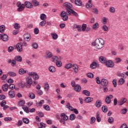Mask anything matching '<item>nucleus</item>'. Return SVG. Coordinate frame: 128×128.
<instances>
[{
	"label": "nucleus",
	"mask_w": 128,
	"mask_h": 128,
	"mask_svg": "<svg viewBox=\"0 0 128 128\" xmlns=\"http://www.w3.org/2000/svg\"><path fill=\"white\" fill-rule=\"evenodd\" d=\"M68 16H71L72 14L74 16H78V14L74 10L70 8V9H68L66 12Z\"/></svg>",
	"instance_id": "4"
},
{
	"label": "nucleus",
	"mask_w": 128,
	"mask_h": 128,
	"mask_svg": "<svg viewBox=\"0 0 128 128\" xmlns=\"http://www.w3.org/2000/svg\"><path fill=\"white\" fill-rule=\"evenodd\" d=\"M99 60L102 64H106L108 60L106 58V57L101 56L99 58Z\"/></svg>",
	"instance_id": "14"
},
{
	"label": "nucleus",
	"mask_w": 128,
	"mask_h": 128,
	"mask_svg": "<svg viewBox=\"0 0 128 128\" xmlns=\"http://www.w3.org/2000/svg\"><path fill=\"white\" fill-rule=\"evenodd\" d=\"M40 18L42 20H46V14H41L40 16Z\"/></svg>",
	"instance_id": "35"
},
{
	"label": "nucleus",
	"mask_w": 128,
	"mask_h": 128,
	"mask_svg": "<svg viewBox=\"0 0 128 128\" xmlns=\"http://www.w3.org/2000/svg\"><path fill=\"white\" fill-rule=\"evenodd\" d=\"M49 71L50 72H56V67L54 66H50L48 68Z\"/></svg>",
	"instance_id": "26"
},
{
	"label": "nucleus",
	"mask_w": 128,
	"mask_h": 128,
	"mask_svg": "<svg viewBox=\"0 0 128 128\" xmlns=\"http://www.w3.org/2000/svg\"><path fill=\"white\" fill-rule=\"evenodd\" d=\"M70 120H76V115L74 114H71L70 116Z\"/></svg>",
	"instance_id": "50"
},
{
	"label": "nucleus",
	"mask_w": 128,
	"mask_h": 128,
	"mask_svg": "<svg viewBox=\"0 0 128 128\" xmlns=\"http://www.w3.org/2000/svg\"><path fill=\"white\" fill-rule=\"evenodd\" d=\"M54 56L49 51L46 52V58H52Z\"/></svg>",
	"instance_id": "22"
},
{
	"label": "nucleus",
	"mask_w": 128,
	"mask_h": 128,
	"mask_svg": "<svg viewBox=\"0 0 128 128\" xmlns=\"http://www.w3.org/2000/svg\"><path fill=\"white\" fill-rule=\"evenodd\" d=\"M88 78H94V74L92 72H89L87 74Z\"/></svg>",
	"instance_id": "59"
},
{
	"label": "nucleus",
	"mask_w": 128,
	"mask_h": 128,
	"mask_svg": "<svg viewBox=\"0 0 128 128\" xmlns=\"http://www.w3.org/2000/svg\"><path fill=\"white\" fill-rule=\"evenodd\" d=\"M52 60L53 62H58V57L56 56H52Z\"/></svg>",
	"instance_id": "57"
},
{
	"label": "nucleus",
	"mask_w": 128,
	"mask_h": 128,
	"mask_svg": "<svg viewBox=\"0 0 128 128\" xmlns=\"http://www.w3.org/2000/svg\"><path fill=\"white\" fill-rule=\"evenodd\" d=\"M74 90L76 92H80V90H82V87L80 86V85L76 84L74 87Z\"/></svg>",
	"instance_id": "21"
},
{
	"label": "nucleus",
	"mask_w": 128,
	"mask_h": 128,
	"mask_svg": "<svg viewBox=\"0 0 128 128\" xmlns=\"http://www.w3.org/2000/svg\"><path fill=\"white\" fill-rule=\"evenodd\" d=\"M66 12H64V11H62L60 14V16H61V18H62L63 16H66Z\"/></svg>",
	"instance_id": "64"
},
{
	"label": "nucleus",
	"mask_w": 128,
	"mask_h": 128,
	"mask_svg": "<svg viewBox=\"0 0 128 128\" xmlns=\"http://www.w3.org/2000/svg\"><path fill=\"white\" fill-rule=\"evenodd\" d=\"M2 38L3 42H8L10 40V37L6 34H2Z\"/></svg>",
	"instance_id": "12"
},
{
	"label": "nucleus",
	"mask_w": 128,
	"mask_h": 128,
	"mask_svg": "<svg viewBox=\"0 0 128 128\" xmlns=\"http://www.w3.org/2000/svg\"><path fill=\"white\" fill-rule=\"evenodd\" d=\"M63 6L65 8H66V10H68L72 8V5L70 3L66 2L63 4Z\"/></svg>",
	"instance_id": "8"
},
{
	"label": "nucleus",
	"mask_w": 128,
	"mask_h": 128,
	"mask_svg": "<svg viewBox=\"0 0 128 128\" xmlns=\"http://www.w3.org/2000/svg\"><path fill=\"white\" fill-rule=\"evenodd\" d=\"M82 92L84 94H85V96H90V92L88 90H83Z\"/></svg>",
	"instance_id": "41"
},
{
	"label": "nucleus",
	"mask_w": 128,
	"mask_h": 128,
	"mask_svg": "<svg viewBox=\"0 0 128 128\" xmlns=\"http://www.w3.org/2000/svg\"><path fill=\"white\" fill-rule=\"evenodd\" d=\"M16 5L18 8L17 9L18 12H22V10H24V4H22V2H17Z\"/></svg>",
	"instance_id": "3"
},
{
	"label": "nucleus",
	"mask_w": 128,
	"mask_h": 128,
	"mask_svg": "<svg viewBox=\"0 0 128 128\" xmlns=\"http://www.w3.org/2000/svg\"><path fill=\"white\" fill-rule=\"evenodd\" d=\"M61 118L63 120H68V116L66 114L64 113H62L60 114Z\"/></svg>",
	"instance_id": "19"
},
{
	"label": "nucleus",
	"mask_w": 128,
	"mask_h": 128,
	"mask_svg": "<svg viewBox=\"0 0 128 128\" xmlns=\"http://www.w3.org/2000/svg\"><path fill=\"white\" fill-rule=\"evenodd\" d=\"M98 22H96L93 26H92V28L93 30H98Z\"/></svg>",
	"instance_id": "40"
},
{
	"label": "nucleus",
	"mask_w": 128,
	"mask_h": 128,
	"mask_svg": "<svg viewBox=\"0 0 128 128\" xmlns=\"http://www.w3.org/2000/svg\"><path fill=\"white\" fill-rule=\"evenodd\" d=\"M102 22L103 24H106V22H108V18L104 17L102 20Z\"/></svg>",
	"instance_id": "53"
},
{
	"label": "nucleus",
	"mask_w": 128,
	"mask_h": 128,
	"mask_svg": "<svg viewBox=\"0 0 128 128\" xmlns=\"http://www.w3.org/2000/svg\"><path fill=\"white\" fill-rule=\"evenodd\" d=\"M8 84H5L2 86V90L4 92H8Z\"/></svg>",
	"instance_id": "30"
},
{
	"label": "nucleus",
	"mask_w": 128,
	"mask_h": 128,
	"mask_svg": "<svg viewBox=\"0 0 128 128\" xmlns=\"http://www.w3.org/2000/svg\"><path fill=\"white\" fill-rule=\"evenodd\" d=\"M81 28L82 32H86V24H83Z\"/></svg>",
	"instance_id": "62"
},
{
	"label": "nucleus",
	"mask_w": 128,
	"mask_h": 128,
	"mask_svg": "<svg viewBox=\"0 0 128 128\" xmlns=\"http://www.w3.org/2000/svg\"><path fill=\"white\" fill-rule=\"evenodd\" d=\"M108 122H109V124H112V122H114V118L110 116L108 118Z\"/></svg>",
	"instance_id": "39"
},
{
	"label": "nucleus",
	"mask_w": 128,
	"mask_h": 128,
	"mask_svg": "<svg viewBox=\"0 0 128 128\" xmlns=\"http://www.w3.org/2000/svg\"><path fill=\"white\" fill-rule=\"evenodd\" d=\"M114 98V96L110 94L109 96H106V98L105 99V102L108 104H110V102H112V98Z\"/></svg>",
	"instance_id": "7"
},
{
	"label": "nucleus",
	"mask_w": 128,
	"mask_h": 128,
	"mask_svg": "<svg viewBox=\"0 0 128 128\" xmlns=\"http://www.w3.org/2000/svg\"><path fill=\"white\" fill-rule=\"evenodd\" d=\"M29 98L32 100H34V98H36V94L32 92H30L29 94Z\"/></svg>",
	"instance_id": "45"
},
{
	"label": "nucleus",
	"mask_w": 128,
	"mask_h": 128,
	"mask_svg": "<svg viewBox=\"0 0 128 128\" xmlns=\"http://www.w3.org/2000/svg\"><path fill=\"white\" fill-rule=\"evenodd\" d=\"M5 122H12V118L11 117H6L4 118Z\"/></svg>",
	"instance_id": "58"
},
{
	"label": "nucleus",
	"mask_w": 128,
	"mask_h": 128,
	"mask_svg": "<svg viewBox=\"0 0 128 128\" xmlns=\"http://www.w3.org/2000/svg\"><path fill=\"white\" fill-rule=\"evenodd\" d=\"M94 100V98L92 97H87L85 99V102H86L87 104H88L90 102H92Z\"/></svg>",
	"instance_id": "25"
},
{
	"label": "nucleus",
	"mask_w": 128,
	"mask_h": 128,
	"mask_svg": "<svg viewBox=\"0 0 128 128\" xmlns=\"http://www.w3.org/2000/svg\"><path fill=\"white\" fill-rule=\"evenodd\" d=\"M4 30H6V26L4 25H2L0 26V32L2 34L4 32Z\"/></svg>",
	"instance_id": "31"
},
{
	"label": "nucleus",
	"mask_w": 128,
	"mask_h": 128,
	"mask_svg": "<svg viewBox=\"0 0 128 128\" xmlns=\"http://www.w3.org/2000/svg\"><path fill=\"white\" fill-rule=\"evenodd\" d=\"M124 82H125L124 79L122 78H120L118 80V86H122V84H124Z\"/></svg>",
	"instance_id": "28"
},
{
	"label": "nucleus",
	"mask_w": 128,
	"mask_h": 128,
	"mask_svg": "<svg viewBox=\"0 0 128 128\" xmlns=\"http://www.w3.org/2000/svg\"><path fill=\"white\" fill-rule=\"evenodd\" d=\"M22 120L23 122H24V124H30V120L28 118H23Z\"/></svg>",
	"instance_id": "51"
},
{
	"label": "nucleus",
	"mask_w": 128,
	"mask_h": 128,
	"mask_svg": "<svg viewBox=\"0 0 128 128\" xmlns=\"http://www.w3.org/2000/svg\"><path fill=\"white\" fill-rule=\"evenodd\" d=\"M72 70L75 74L78 72V64H74L72 65Z\"/></svg>",
	"instance_id": "10"
},
{
	"label": "nucleus",
	"mask_w": 128,
	"mask_h": 128,
	"mask_svg": "<svg viewBox=\"0 0 128 128\" xmlns=\"http://www.w3.org/2000/svg\"><path fill=\"white\" fill-rule=\"evenodd\" d=\"M24 40H30L32 38L30 34L29 33H26L24 34Z\"/></svg>",
	"instance_id": "15"
},
{
	"label": "nucleus",
	"mask_w": 128,
	"mask_h": 128,
	"mask_svg": "<svg viewBox=\"0 0 128 128\" xmlns=\"http://www.w3.org/2000/svg\"><path fill=\"white\" fill-rule=\"evenodd\" d=\"M36 92L38 96H42V94H44V92L42 90H38Z\"/></svg>",
	"instance_id": "63"
},
{
	"label": "nucleus",
	"mask_w": 128,
	"mask_h": 128,
	"mask_svg": "<svg viewBox=\"0 0 128 128\" xmlns=\"http://www.w3.org/2000/svg\"><path fill=\"white\" fill-rule=\"evenodd\" d=\"M92 12L96 14H98V10L96 8H94L92 9Z\"/></svg>",
	"instance_id": "61"
},
{
	"label": "nucleus",
	"mask_w": 128,
	"mask_h": 128,
	"mask_svg": "<svg viewBox=\"0 0 128 128\" xmlns=\"http://www.w3.org/2000/svg\"><path fill=\"white\" fill-rule=\"evenodd\" d=\"M96 118L97 122H100L102 120L100 117V112H96Z\"/></svg>",
	"instance_id": "37"
},
{
	"label": "nucleus",
	"mask_w": 128,
	"mask_h": 128,
	"mask_svg": "<svg viewBox=\"0 0 128 128\" xmlns=\"http://www.w3.org/2000/svg\"><path fill=\"white\" fill-rule=\"evenodd\" d=\"M64 68H66V70H70V68H72V64L70 63L66 64L64 66Z\"/></svg>",
	"instance_id": "29"
},
{
	"label": "nucleus",
	"mask_w": 128,
	"mask_h": 128,
	"mask_svg": "<svg viewBox=\"0 0 128 128\" xmlns=\"http://www.w3.org/2000/svg\"><path fill=\"white\" fill-rule=\"evenodd\" d=\"M24 5L27 8H32L33 7L32 4L30 2L28 1L24 2Z\"/></svg>",
	"instance_id": "13"
},
{
	"label": "nucleus",
	"mask_w": 128,
	"mask_h": 128,
	"mask_svg": "<svg viewBox=\"0 0 128 128\" xmlns=\"http://www.w3.org/2000/svg\"><path fill=\"white\" fill-rule=\"evenodd\" d=\"M19 74H26V70H24V68H20L18 71Z\"/></svg>",
	"instance_id": "32"
},
{
	"label": "nucleus",
	"mask_w": 128,
	"mask_h": 128,
	"mask_svg": "<svg viewBox=\"0 0 128 128\" xmlns=\"http://www.w3.org/2000/svg\"><path fill=\"white\" fill-rule=\"evenodd\" d=\"M32 46L34 50H36L38 48V43L36 42L32 43Z\"/></svg>",
	"instance_id": "44"
},
{
	"label": "nucleus",
	"mask_w": 128,
	"mask_h": 128,
	"mask_svg": "<svg viewBox=\"0 0 128 128\" xmlns=\"http://www.w3.org/2000/svg\"><path fill=\"white\" fill-rule=\"evenodd\" d=\"M74 4L78 6H82V2L80 0H76L74 1Z\"/></svg>",
	"instance_id": "23"
},
{
	"label": "nucleus",
	"mask_w": 128,
	"mask_h": 128,
	"mask_svg": "<svg viewBox=\"0 0 128 128\" xmlns=\"http://www.w3.org/2000/svg\"><path fill=\"white\" fill-rule=\"evenodd\" d=\"M106 66L107 68H112L114 66V62H112V60H108L106 62Z\"/></svg>",
	"instance_id": "6"
},
{
	"label": "nucleus",
	"mask_w": 128,
	"mask_h": 128,
	"mask_svg": "<svg viewBox=\"0 0 128 128\" xmlns=\"http://www.w3.org/2000/svg\"><path fill=\"white\" fill-rule=\"evenodd\" d=\"M86 8L88 10L92 8V0H88V2L86 4Z\"/></svg>",
	"instance_id": "17"
},
{
	"label": "nucleus",
	"mask_w": 128,
	"mask_h": 128,
	"mask_svg": "<svg viewBox=\"0 0 128 128\" xmlns=\"http://www.w3.org/2000/svg\"><path fill=\"white\" fill-rule=\"evenodd\" d=\"M122 62V59L120 58H116L114 59L115 64H120V62Z\"/></svg>",
	"instance_id": "42"
},
{
	"label": "nucleus",
	"mask_w": 128,
	"mask_h": 128,
	"mask_svg": "<svg viewBox=\"0 0 128 128\" xmlns=\"http://www.w3.org/2000/svg\"><path fill=\"white\" fill-rule=\"evenodd\" d=\"M56 66L58 68H62V61H57L56 62Z\"/></svg>",
	"instance_id": "47"
},
{
	"label": "nucleus",
	"mask_w": 128,
	"mask_h": 128,
	"mask_svg": "<svg viewBox=\"0 0 128 128\" xmlns=\"http://www.w3.org/2000/svg\"><path fill=\"white\" fill-rule=\"evenodd\" d=\"M26 84H24V82H21L20 83H19V86H20V88H24V86H26Z\"/></svg>",
	"instance_id": "56"
},
{
	"label": "nucleus",
	"mask_w": 128,
	"mask_h": 128,
	"mask_svg": "<svg viewBox=\"0 0 128 128\" xmlns=\"http://www.w3.org/2000/svg\"><path fill=\"white\" fill-rule=\"evenodd\" d=\"M44 88L45 92H48L50 90V84L48 82L44 83Z\"/></svg>",
	"instance_id": "18"
},
{
	"label": "nucleus",
	"mask_w": 128,
	"mask_h": 128,
	"mask_svg": "<svg viewBox=\"0 0 128 128\" xmlns=\"http://www.w3.org/2000/svg\"><path fill=\"white\" fill-rule=\"evenodd\" d=\"M98 66V63L96 62H93L90 65V68L92 70H94V68H96Z\"/></svg>",
	"instance_id": "16"
},
{
	"label": "nucleus",
	"mask_w": 128,
	"mask_h": 128,
	"mask_svg": "<svg viewBox=\"0 0 128 128\" xmlns=\"http://www.w3.org/2000/svg\"><path fill=\"white\" fill-rule=\"evenodd\" d=\"M109 12L111 14H114L116 12V8L114 7H110L109 9Z\"/></svg>",
	"instance_id": "43"
},
{
	"label": "nucleus",
	"mask_w": 128,
	"mask_h": 128,
	"mask_svg": "<svg viewBox=\"0 0 128 128\" xmlns=\"http://www.w3.org/2000/svg\"><path fill=\"white\" fill-rule=\"evenodd\" d=\"M16 48L18 52H22V44L20 43L17 44Z\"/></svg>",
	"instance_id": "9"
},
{
	"label": "nucleus",
	"mask_w": 128,
	"mask_h": 128,
	"mask_svg": "<svg viewBox=\"0 0 128 128\" xmlns=\"http://www.w3.org/2000/svg\"><path fill=\"white\" fill-rule=\"evenodd\" d=\"M8 95L10 98H14L16 96V94H14V92L12 90H10L8 92Z\"/></svg>",
	"instance_id": "34"
},
{
	"label": "nucleus",
	"mask_w": 128,
	"mask_h": 128,
	"mask_svg": "<svg viewBox=\"0 0 128 128\" xmlns=\"http://www.w3.org/2000/svg\"><path fill=\"white\" fill-rule=\"evenodd\" d=\"M66 106L72 112L74 111V108L70 106V104L68 103Z\"/></svg>",
	"instance_id": "52"
},
{
	"label": "nucleus",
	"mask_w": 128,
	"mask_h": 128,
	"mask_svg": "<svg viewBox=\"0 0 128 128\" xmlns=\"http://www.w3.org/2000/svg\"><path fill=\"white\" fill-rule=\"evenodd\" d=\"M43 108H44L46 110H47V111L50 110V106L48 104L44 105Z\"/></svg>",
	"instance_id": "46"
},
{
	"label": "nucleus",
	"mask_w": 128,
	"mask_h": 128,
	"mask_svg": "<svg viewBox=\"0 0 128 128\" xmlns=\"http://www.w3.org/2000/svg\"><path fill=\"white\" fill-rule=\"evenodd\" d=\"M95 106L96 108H100V106H102V102H100V100H98L96 102Z\"/></svg>",
	"instance_id": "24"
},
{
	"label": "nucleus",
	"mask_w": 128,
	"mask_h": 128,
	"mask_svg": "<svg viewBox=\"0 0 128 128\" xmlns=\"http://www.w3.org/2000/svg\"><path fill=\"white\" fill-rule=\"evenodd\" d=\"M8 74H9L10 76L14 77L16 76V73L12 72H8Z\"/></svg>",
	"instance_id": "48"
},
{
	"label": "nucleus",
	"mask_w": 128,
	"mask_h": 128,
	"mask_svg": "<svg viewBox=\"0 0 128 128\" xmlns=\"http://www.w3.org/2000/svg\"><path fill=\"white\" fill-rule=\"evenodd\" d=\"M26 84H25V86L27 88H30L32 85V78L30 77H27L26 79Z\"/></svg>",
	"instance_id": "2"
},
{
	"label": "nucleus",
	"mask_w": 128,
	"mask_h": 128,
	"mask_svg": "<svg viewBox=\"0 0 128 128\" xmlns=\"http://www.w3.org/2000/svg\"><path fill=\"white\" fill-rule=\"evenodd\" d=\"M102 110L104 112H108V106H103L102 108Z\"/></svg>",
	"instance_id": "55"
},
{
	"label": "nucleus",
	"mask_w": 128,
	"mask_h": 128,
	"mask_svg": "<svg viewBox=\"0 0 128 128\" xmlns=\"http://www.w3.org/2000/svg\"><path fill=\"white\" fill-rule=\"evenodd\" d=\"M22 110H24V112H26V114H28L30 112V110H28V107H23L22 108Z\"/></svg>",
	"instance_id": "60"
},
{
	"label": "nucleus",
	"mask_w": 128,
	"mask_h": 128,
	"mask_svg": "<svg viewBox=\"0 0 128 128\" xmlns=\"http://www.w3.org/2000/svg\"><path fill=\"white\" fill-rule=\"evenodd\" d=\"M51 36H52L53 40H56L58 38V34H56V32L52 33Z\"/></svg>",
	"instance_id": "36"
},
{
	"label": "nucleus",
	"mask_w": 128,
	"mask_h": 128,
	"mask_svg": "<svg viewBox=\"0 0 128 128\" xmlns=\"http://www.w3.org/2000/svg\"><path fill=\"white\" fill-rule=\"evenodd\" d=\"M28 75L30 76H32V78H34V80H38L40 78V76L38 74V73L36 72H31L28 73Z\"/></svg>",
	"instance_id": "5"
},
{
	"label": "nucleus",
	"mask_w": 128,
	"mask_h": 128,
	"mask_svg": "<svg viewBox=\"0 0 128 128\" xmlns=\"http://www.w3.org/2000/svg\"><path fill=\"white\" fill-rule=\"evenodd\" d=\"M92 45L95 46L97 50H102L104 46V40L102 38H98L92 42Z\"/></svg>",
	"instance_id": "1"
},
{
	"label": "nucleus",
	"mask_w": 128,
	"mask_h": 128,
	"mask_svg": "<svg viewBox=\"0 0 128 128\" xmlns=\"http://www.w3.org/2000/svg\"><path fill=\"white\" fill-rule=\"evenodd\" d=\"M32 4L34 6H38L40 4V2H38L36 0H32Z\"/></svg>",
	"instance_id": "33"
},
{
	"label": "nucleus",
	"mask_w": 128,
	"mask_h": 128,
	"mask_svg": "<svg viewBox=\"0 0 128 128\" xmlns=\"http://www.w3.org/2000/svg\"><path fill=\"white\" fill-rule=\"evenodd\" d=\"M14 60H16V62H22V58L20 56H18L14 58Z\"/></svg>",
	"instance_id": "27"
},
{
	"label": "nucleus",
	"mask_w": 128,
	"mask_h": 128,
	"mask_svg": "<svg viewBox=\"0 0 128 128\" xmlns=\"http://www.w3.org/2000/svg\"><path fill=\"white\" fill-rule=\"evenodd\" d=\"M101 84L102 86H106L108 84V80L106 78H102L101 80Z\"/></svg>",
	"instance_id": "11"
},
{
	"label": "nucleus",
	"mask_w": 128,
	"mask_h": 128,
	"mask_svg": "<svg viewBox=\"0 0 128 128\" xmlns=\"http://www.w3.org/2000/svg\"><path fill=\"white\" fill-rule=\"evenodd\" d=\"M102 30H104V32H108V27L106 25H104L102 26Z\"/></svg>",
	"instance_id": "49"
},
{
	"label": "nucleus",
	"mask_w": 128,
	"mask_h": 128,
	"mask_svg": "<svg viewBox=\"0 0 128 128\" xmlns=\"http://www.w3.org/2000/svg\"><path fill=\"white\" fill-rule=\"evenodd\" d=\"M24 104H26V102L24 101V100H21L19 101L18 104L20 106H24Z\"/></svg>",
	"instance_id": "38"
},
{
	"label": "nucleus",
	"mask_w": 128,
	"mask_h": 128,
	"mask_svg": "<svg viewBox=\"0 0 128 128\" xmlns=\"http://www.w3.org/2000/svg\"><path fill=\"white\" fill-rule=\"evenodd\" d=\"M46 20H43L40 23V26H46Z\"/></svg>",
	"instance_id": "54"
},
{
	"label": "nucleus",
	"mask_w": 128,
	"mask_h": 128,
	"mask_svg": "<svg viewBox=\"0 0 128 128\" xmlns=\"http://www.w3.org/2000/svg\"><path fill=\"white\" fill-rule=\"evenodd\" d=\"M126 102V98H122L119 102H118V104L119 106H122Z\"/></svg>",
	"instance_id": "20"
}]
</instances>
